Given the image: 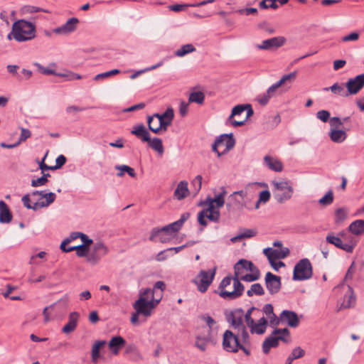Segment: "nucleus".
Returning <instances> with one entry per match:
<instances>
[{
    "instance_id": "obj_23",
    "label": "nucleus",
    "mask_w": 364,
    "mask_h": 364,
    "mask_svg": "<svg viewBox=\"0 0 364 364\" xmlns=\"http://www.w3.org/2000/svg\"><path fill=\"white\" fill-rule=\"evenodd\" d=\"M126 343L125 340L120 336H114L109 341L108 346L109 350L114 355H118L121 348Z\"/></svg>"
},
{
    "instance_id": "obj_10",
    "label": "nucleus",
    "mask_w": 364,
    "mask_h": 364,
    "mask_svg": "<svg viewBox=\"0 0 364 364\" xmlns=\"http://www.w3.org/2000/svg\"><path fill=\"white\" fill-rule=\"evenodd\" d=\"M215 270V268L208 270H201L193 279V282L196 285L197 289L200 292L205 293L208 290L214 279Z\"/></svg>"
},
{
    "instance_id": "obj_44",
    "label": "nucleus",
    "mask_w": 364,
    "mask_h": 364,
    "mask_svg": "<svg viewBox=\"0 0 364 364\" xmlns=\"http://www.w3.org/2000/svg\"><path fill=\"white\" fill-rule=\"evenodd\" d=\"M195 48L192 44L183 45L180 49L177 50L175 53L176 55L182 57L188 53H192L195 50Z\"/></svg>"
},
{
    "instance_id": "obj_36",
    "label": "nucleus",
    "mask_w": 364,
    "mask_h": 364,
    "mask_svg": "<svg viewBox=\"0 0 364 364\" xmlns=\"http://www.w3.org/2000/svg\"><path fill=\"white\" fill-rule=\"evenodd\" d=\"M274 331H280L279 333H277L274 336V338L277 339V342H278V345L279 344V341H282L285 343H287L290 341V332L288 328H277Z\"/></svg>"
},
{
    "instance_id": "obj_31",
    "label": "nucleus",
    "mask_w": 364,
    "mask_h": 364,
    "mask_svg": "<svg viewBox=\"0 0 364 364\" xmlns=\"http://www.w3.org/2000/svg\"><path fill=\"white\" fill-rule=\"evenodd\" d=\"M349 231L355 235H360L364 233V220H357L352 223L348 227Z\"/></svg>"
},
{
    "instance_id": "obj_24",
    "label": "nucleus",
    "mask_w": 364,
    "mask_h": 364,
    "mask_svg": "<svg viewBox=\"0 0 364 364\" xmlns=\"http://www.w3.org/2000/svg\"><path fill=\"white\" fill-rule=\"evenodd\" d=\"M80 315L77 312L74 311L70 314L68 322L63 326L62 331L65 333H70L75 331L79 320Z\"/></svg>"
},
{
    "instance_id": "obj_34",
    "label": "nucleus",
    "mask_w": 364,
    "mask_h": 364,
    "mask_svg": "<svg viewBox=\"0 0 364 364\" xmlns=\"http://www.w3.org/2000/svg\"><path fill=\"white\" fill-rule=\"evenodd\" d=\"M213 338V336L210 335V333H208L205 336L196 337V346L199 348L202 351H205L206 349V346L208 342H210Z\"/></svg>"
},
{
    "instance_id": "obj_51",
    "label": "nucleus",
    "mask_w": 364,
    "mask_h": 364,
    "mask_svg": "<svg viewBox=\"0 0 364 364\" xmlns=\"http://www.w3.org/2000/svg\"><path fill=\"white\" fill-rule=\"evenodd\" d=\"M48 176H50V174H48V173L43 174V176H42L41 177H40L37 179L32 180L31 186L33 187H37V186H41L45 185L48 181V179H47Z\"/></svg>"
},
{
    "instance_id": "obj_40",
    "label": "nucleus",
    "mask_w": 364,
    "mask_h": 364,
    "mask_svg": "<svg viewBox=\"0 0 364 364\" xmlns=\"http://www.w3.org/2000/svg\"><path fill=\"white\" fill-rule=\"evenodd\" d=\"M173 117L174 113L172 108H168L164 114H159V117L162 118L164 124L167 127L171 124Z\"/></svg>"
},
{
    "instance_id": "obj_11",
    "label": "nucleus",
    "mask_w": 364,
    "mask_h": 364,
    "mask_svg": "<svg viewBox=\"0 0 364 364\" xmlns=\"http://www.w3.org/2000/svg\"><path fill=\"white\" fill-rule=\"evenodd\" d=\"M235 141L232 134H222L216 139L213 144V151L216 152L220 156L232 149L235 146Z\"/></svg>"
},
{
    "instance_id": "obj_9",
    "label": "nucleus",
    "mask_w": 364,
    "mask_h": 364,
    "mask_svg": "<svg viewBox=\"0 0 364 364\" xmlns=\"http://www.w3.org/2000/svg\"><path fill=\"white\" fill-rule=\"evenodd\" d=\"M313 267L310 260L307 258L300 259L295 265L293 272V279L304 281L311 278Z\"/></svg>"
},
{
    "instance_id": "obj_45",
    "label": "nucleus",
    "mask_w": 364,
    "mask_h": 364,
    "mask_svg": "<svg viewBox=\"0 0 364 364\" xmlns=\"http://www.w3.org/2000/svg\"><path fill=\"white\" fill-rule=\"evenodd\" d=\"M166 289V284L163 281H158L154 284L153 289H149L150 290L154 291V298H157V295L161 294L163 296V292Z\"/></svg>"
},
{
    "instance_id": "obj_17",
    "label": "nucleus",
    "mask_w": 364,
    "mask_h": 364,
    "mask_svg": "<svg viewBox=\"0 0 364 364\" xmlns=\"http://www.w3.org/2000/svg\"><path fill=\"white\" fill-rule=\"evenodd\" d=\"M268 260H278L284 259L289 255V250L287 247L281 249H273L272 247L265 248L263 250Z\"/></svg>"
},
{
    "instance_id": "obj_58",
    "label": "nucleus",
    "mask_w": 364,
    "mask_h": 364,
    "mask_svg": "<svg viewBox=\"0 0 364 364\" xmlns=\"http://www.w3.org/2000/svg\"><path fill=\"white\" fill-rule=\"evenodd\" d=\"M304 355H305V351L300 347H296L294 349H293L290 355L294 359H297V358H302Z\"/></svg>"
},
{
    "instance_id": "obj_50",
    "label": "nucleus",
    "mask_w": 364,
    "mask_h": 364,
    "mask_svg": "<svg viewBox=\"0 0 364 364\" xmlns=\"http://www.w3.org/2000/svg\"><path fill=\"white\" fill-rule=\"evenodd\" d=\"M39 196H41V192L40 191H33L31 195H30V198L31 199V201L33 204V205H32L33 207V210H38V209H40L41 208V205H38L40 203H38V201H39L38 200V198H39Z\"/></svg>"
},
{
    "instance_id": "obj_12",
    "label": "nucleus",
    "mask_w": 364,
    "mask_h": 364,
    "mask_svg": "<svg viewBox=\"0 0 364 364\" xmlns=\"http://www.w3.org/2000/svg\"><path fill=\"white\" fill-rule=\"evenodd\" d=\"M272 185L276 191V196L279 202L289 200L293 195V188L287 181H273Z\"/></svg>"
},
{
    "instance_id": "obj_27",
    "label": "nucleus",
    "mask_w": 364,
    "mask_h": 364,
    "mask_svg": "<svg viewBox=\"0 0 364 364\" xmlns=\"http://www.w3.org/2000/svg\"><path fill=\"white\" fill-rule=\"evenodd\" d=\"M78 23V19L76 18H70L64 25L58 27L54 30L55 33H68L73 31L76 25Z\"/></svg>"
},
{
    "instance_id": "obj_33",
    "label": "nucleus",
    "mask_w": 364,
    "mask_h": 364,
    "mask_svg": "<svg viewBox=\"0 0 364 364\" xmlns=\"http://www.w3.org/2000/svg\"><path fill=\"white\" fill-rule=\"evenodd\" d=\"M202 319L205 322L206 325L208 326V333L210 335L217 334L218 326L216 324V321L210 316L204 315L202 316Z\"/></svg>"
},
{
    "instance_id": "obj_42",
    "label": "nucleus",
    "mask_w": 364,
    "mask_h": 364,
    "mask_svg": "<svg viewBox=\"0 0 364 364\" xmlns=\"http://www.w3.org/2000/svg\"><path fill=\"white\" fill-rule=\"evenodd\" d=\"M347 210L344 208H340L335 211V222L336 223H341L347 218Z\"/></svg>"
},
{
    "instance_id": "obj_61",
    "label": "nucleus",
    "mask_w": 364,
    "mask_h": 364,
    "mask_svg": "<svg viewBox=\"0 0 364 364\" xmlns=\"http://www.w3.org/2000/svg\"><path fill=\"white\" fill-rule=\"evenodd\" d=\"M66 162V158L63 155H60L55 160V165L53 166V170L60 168Z\"/></svg>"
},
{
    "instance_id": "obj_39",
    "label": "nucleus",
    "mask_w": 364,
    "mask_h": 364,
    "mask_svg": "<svg viewBox=\"0 0 364 364\" xmlns=\"http://www.w3.org/2000/svg\"><path fill=\"white\" fill-rule=\"evenodd\" d=\"M147 143L152 149L156 151L159 154H162L164 153V146L161 139L159 138L151 139L149 138V141H147Z\"/></svg>"
},
{
    "instance_id": "obj_14",
    "label": "nucleus",
    "mask_w": 364,
    "mask_h": 364,
    "mask_svg": "<svg viewBox=\"0 0 364 364\" xmlns=\"http://www.w3.org/2000/svg\"><path fill=\"white\" fill-rule=\"evenodd\" d=\"M265 285L270 294L279 291L282 286L281 277L268 272L264 278Z\"/></svg>"
},
{
    "instance_id": "obj_7",
    "label": "nucleus",
    "mask_w": 364,
    "mask_h": 364,
    "mask_svg": "<svg viewBox=\"0 0 364 364\" xmlns=\"http://www.w3.org/2000/svg\"><path fill=\"white\" fill-rule=\"evenodd\" d=\"M326 240L328 243L332 244L347 252H352L356 245L353 237L346 231L340 232L337 236L333 233L328 234Z\"/></svg>"
},
{
    "instance_id": "obj_60",
    "label": "nucleus",
    "mask_w": 364,
    "mask_h": 364,
    "mask_svg": "<svg viewBox=\"0 0 364 364\" xmlns=\"http://www.w3.org/2000/svg\"><path fill=\"white\" fill-rule=\"evenodd\" d=\"M316 116L320 120L326 122L330 117V113L326 110H321L317 112Z\"/></svg>"
},
{
    "instance_id": "obj_48",
    "label": "nucleus",
    "mask_w": 364,
    "mask_h": 364,
    "mask_svg": "<svg viewBox=\"0 0 364 364\" xmlns=\"http://www.w3.org/2000/svg\"><path fill=\"white\" fill-rule=\"evenodd\" d=\"M163 232H165L167 236L170 237V233L171 232V229L163 230V228L161 229H154L151 232L149 240L154 241L156 240V237L159 235H161Z\"/></svg>"
},
{
    "instance_id": "obj_55",
    "label": "nucleus",
    "mask_w": 364,
    "mask_h": 364,
    "mask_svg": "<svg viewBox=\"0 0 364 364\" xmlns=\"http://www.w3.org/2000/svg\"><path fill=\"white\" fill-rule=\"evenodd\" d=\"M21 135H20L18 142H16V144H20L21 142L25 141L27 139H28L31 136V133L30 130L28 129L21 128Z\"/></svg>"
},
{
    "instance_id": "obj_16",
    "label": "nucleus",
    "mask_w": 364,
    "mask_h": 364,
    "mask_svg": "<svg viewBox=\"0 0 364 364\" xmlns=\"http://www.w3.org/2000/svg\"><path fill=\"white\" fill-rule=\"evenodd\" d=\"M364 86V73L350 78L346 83V87L349 95H355Z\"/></svg>"
},
{
    "instance_id": "obj_22",
    "label": "nucleus",
    "mask_w": 364,
    "mask_h": 364,
    "mask_svg": "<svg viewBox=\"0 0 364 364\" xmlns=\"http://www.w3.org/2000/svg\"><path fill=\"white\" fill-rule=\"evenodd\" d=\"M285 42L283 37H274L265 41H263L262 44L258 46L259 49L267 50L272 48H278L282 46Z\"/></svg>"
},
{
    "instance_id": "obj_56",
    "label": "nucleus",
    "mask_w": 364,
    "mask_h": 364,
    "mask_svg": "<svg viewBox=\"0 0 364 364\" xmlns=\"http://www.w3.org/2000/svg\"><path fill=\"white\" fill-rule=\"evenodd\" d=\"M56 196L54 193H44L45 203H42L41 206H48L51 204L55 199Z\"/></svg>"
},
{
    "instance_id": "obj_53",
    "label": "nucleus",
    "mask_w": 364,
    "mask_h": 364,
    "mask_svg": "<svg viewBox=\"0 0 364 364\" xmlns=\"http://www.w3.org/2000/svg\"><path fill=\"white\" fill-rule=\"evenodd\" d=\"M296 71H294L291 73L285 75L277 82L278 85H279L281 86L287 82L294 80L296 78Z\"/></svg>"
},
{
    "instance_id": "obj_64",
    "label": "nucleus",
    "mask_w": 364,
    "mask_h": 364,
    "mask_svg": "<svg viewBox=\"0 0 364 364\" xmlns=\"http://www.w3.org/2000/svg\"><path fill=\"white\" fill-rule=\"evenodd\" d=\"M22 202L25 207H26L28 209H33L32 205H33V204L31 201L29 194H26L24 196H23Z\"/></svg>"
},
{
    "instance_id": "obj_32",
    "label": "nucleus",
    "mask_w": 364,
    "mask_h": 364,
    "mask_svg": "<svg viewBox=\"0 0 364 364\" xmlns=\"http://www.w3.org/2000/svg\"><path fill=\"white\" fill-rule=\"evenodd\" d=\"M289 0H262L259 3V7L262 9H267L269 8L276 9L278 8L277 2L279 3L280 5L286 4Z\"/></svg>"
},
{
    "instance_id": "obj_3",
    "label": "nucleus",
    "mask_w": 364,
    "mask_h": 364,
    "mask_svg": "<svg viewBox=\"0 0 364 364\" xmlns=\"http://www.w3.org/2000/svg\"><path fill=\"white\" fill-rule=\"evenodd\" d=\"M161 299V294L157 295V298H154V291L150 290L149 288L141 289L139 299L133 304L135 313L132 314L131 316L132 323H138L140 314L145 317L150 316Z\"/></svg>"
},
{
    "instance_id": "obj_62",
    "label": "nucleus",
    "mask_w": 364,
    "mask_h": 364,
    "mask_svg": "<svg viewBox=\"0 0 364 364\" xmlns=\"http://www.w3.org/2000/svg\"><path fill=\"white\" fill-rule=\"evenodd\" d=\"M359 38V34L358 33L353 32L351 33L347 36H345L342 38V41L347 42V41H355L358 40Z\"/></svg>"
},
{
    "instance_id": "obj_28",
    "label": "nucleus",
    "mask_w": 364,
    "mask_h": 364,
    "mask_svg": "<svg viewBox=\"0 0 364 364\" xmlns=\"http://www.w3.org/2000/svg\"><path fill=\"white\" fill-rule=\"evenodd\" d=\"M131 133L141 139L144 142L149 141L150 134L144 124L136 125Z\"/></svg>"
},
{
    "instance_id": "obj_47",
    "label": "nucleus",
    "mask_w": 364,
    "mask_h": 364,
    "mask_svg": "<svg viewBox=\"0 0 364 364\" xmlns=\"http://www.w3.org/2000/svg\"><path fill=\"white\" fill-rule=\"evenodd\" d=\"M117 169L121 170L122 171L117 173L118 176H122L124 175L123 171H126L131 177H135L136 173L134 168L127 165L118 166L116 167Z\"/></svg>"
},
{
    "instance_id": "obj_38",
    "label": "nucleus",
    "mask_w": 364,
    "mask_h": 364,
    "mask_svg": "<svg viewBox=\"0 0 364 364\" xmlns=\"http://www.w3.org/2000/svg\"><path fill=\"white\" fill-rule=\"evenodd\" d=\"M264 294V290L259 283H255L251 285L250 289L247 290V295L250 297L254 295L262 296Z\"/></svg>"
},
{
    "instance_id": "obj_21",
    "label": "nucleus",
    "mask_w": 364,
    "mask_h": 364,
    "mask_svg": "<svg viewBox=\"0 0 364 364\" xmlns=\"http://www.w3.org/2000/svg\"><path fill=\"white\" fill-rule=\"evenodd\" d=\"M190 217L189 213H185L182 214L181 218L177 221L172 223L165 227L163 228V230L171 229V232L170 233V237H175L176 233L179 231V230L183 226L184 222L188 219Z\"/></svg>"
},
{
    "instance_id": "obj_46",
    "label": "nucleus",
    "mask_w": 364,
    "mask_h": 364,
    "mask_svg": "<svg viewBox=\"0 0 364 364\" xmlns=\"http://www.w3.org/2000/svg\"><path fill=\"white\" fill-rule=\"evenodd\" d=\"M333 201V194L331 190L328 191L327 193L319 200V203L321 205L326 206L331 204Z\"/></svg>"
},
{
    "instance_id": "obj_59",
    "label": "nucleus",
    "mask_w": 364,
    "mask_h": 364,
    "mask_svg": "<svg viewBox=\"0 0 364 364\" xmlns=\"http://www.w3.org/2000/svg\"><path fill=\"white\" fill-rule=\"evenodd\" d=\"M271 97L267 93H264L259 95L257 97V101L261 105H265L269 102Z\"/></svg>"
},
{
    "instance_id": "obj_29",
    "label": "nucleus",
    "mask_w": 364,
    "mask_h": 364,
    "mask_svg": "<svg viewBox=\"0 0 364 364\" xmlns=\"http://www.w3.org/2000/svg\"><path fill=\"white\" fill-rule=\"evenodd\" d=\"M189 191L188 188V183L186 181H181L177 186L176 189L174 191V196L178 200H182L188 196Z\"/></svg>"
},
{
    "instance_id": "obj_26",
    "label": "nucleus",
    "mask_w": 364,
    "mask_h": 364,
    "mask_svg": "<svg viewBox=\"0 0 364 364\" xmlns=\"http://www.w3.org/2000/svg\"><path fill=\"white\" fill-rule=\"evenodd\" d=\"M264 161L268 168L274 171L281 172L283 170L282 161L277 158L267 155L264 157Z\"/></svg>"
},
{
    "instance_id": "obj_18",
    "label": "nucleus",
    "mask_w": 364,
    "mask_h": 364,
    "mask_svg": "<svg viewBox=\"0 0 364 364\" xmlns=\"http://www.w3.org/2000/svg\"><path fill=\"white\" fill-rule=\"evenodd\" d=\"M260 311H262L260 317L264 316L267 323L269 322L272 326H279V316L274 313V308L271 304H265Z\"/></svg>"
},
{
    "instance_id": "obj_5",
    "label": "nucleus",
    "mask_w": 364,
    "mask_h": 364,
    "mask_svg": "<svg viewBox=\"0 0 364 364\" xmlns=\"http://www.w3.org/2000/svg\"><path fill=\"white\" fill-rule=\"evenodd\" d=\"M223 347L228 352L236 353L240 349L245 355H250V339L248 343H245L239 334L235 335L230 330L225 331L223 334Z\"/></svg>"
},
{
    "instance_id": "obj_20",
    "label": "nucleus",
    "mask_w": 364,
    "mask_h": 364,
    "mask_svg": "<svg viewBox=\"0 0 364 364\" xmlns=\"http://www.w3.org/2000/svg\"><path fill=\"white\" fill-rule=\"evenodd\" d=\"M60 249L63 252H70L73 250H76V255L80 257H86L88 255L90 247H87L86 245H79L76 246H72L69 248H66V242H62L60 245Z\"/></svg>"
},
{
    "instance_id": "obj_2",
    "label": "nucleus",
    "mask_w": 364,
    "mask_h": 364,
    "mask_svg": "<svg viewBox=\"0 0 364 364\" xmlns=\"http://www.w3.org/2000/svg\"><path fill=\"white\" fill-rule=\"evenodd\" d=\"M262 311L256 307L250 308L246 312L242 309H237L230 312L228 321L244 341L248 343L250 335L247 327L252 334L262 335L267 328V321L264 316L260 317Z\"/></svg>"
},
{
    "instance_id": "obj_57",
    "label": "nucleus",
    "mask_w": 364,
    "mask_h": 364,
    "mask_svg": "<svg viewBox=\"0 0 364 364\" xmlns=\"http://www.w3.org/2000/svg\"><path fill=\"white\" fill-rule=\"evenodd\" d=\"M32 75V72L29 70L23 69L21 73H16V78L19 80H28Z\"/></svg>"
},
{
    "instance_id": "obj_43",
    "label": "nucleus",
    "mask_w": 364,
    "mask_h": 364,
    "mask_svg": "<svg viewBox=\"0 0 364 364\" xmlns=\"http://www.w3.org/2000/svg\"><path fill=\"white\" fill-rule=\"evenodd\" d=\"M325 90H331V91L334 94L339 95L343 97H347L349 95L348 92H346L344 87L337 83L333 84L329 88H326Z\"/></svg>"
},
{
    "instance_id": "obj_6",
    "label": "nucleus",
    "mask_w": 364,
    "mask_h": 364,
    "mask_svg": "<svg viewBox=\"0 0 364 364\" xmlns=\"http://www.w3.org/2000/svg\"><path fill=\"white\" fill-rule=\"evenodd\" d=\"M11 33L18 42L30 41L36 37V27L26 20H18L13 23Z\"/></svg>"
},
{
    "instance_id": "obj_63",
    "label": "nucleus",
    "mask_w": 364,
    "mask_h": 364,
    "mask_svg": "<svg viewBox=\"0 0 364 364\" xmlns=\"http://www.w3.org/2000/svg\"><path fill=\"white\" fill-rule=\"evenodd\" d=\"M348 301H346V300L343 301V302L341 304V308L347 309L350 308L353 304L355 303V299L353 296L349 295L347 296ZM346 299V298L344 299Z\"/></svg>"
},
{
    "instance_id": "obj_19",
    "label": "nucleus",
    "mask_w": 364,
    "mask_h": 364,
    "mask_svg": "<svg viewBox=\"0 0 364 364\" xmlns=\"http://www.w3.org/2000/svg\"><path fill=\"white\" fill-rule=\"evenodd\" d=\"M147 122L149 129L154 133L157 134L161 130H167V127L164 124L162 118L159 117V114H154L153 116L148 117Z\"/></svg>"
},
{
    "instance_id": "obj_37",
    "label": "nucleus",
    "mask_w": 364,
    "mask_h": 364,
    "mask_svg": "<svg viewBox=\"0 0 364 364\" xmlns=\"http://www.w3.org/2000/svg\"><path fill=\"white\" fill-rule=\"evenodd\" d=\"M331 139L336 143H341L346 138V133L343 130L333 129L330 132Z\"/></svg>"
},
{
    "instance_id": "obj_49",
    "label": "nucleus",
    "mask_w": 364,
    "mask_h": 364,
    "mask_svg": "<svg viewBox=\"0 0 364 364\" xmlns=\"http://www.w3.org/2000/svg\"><path fill=\"white\" fill-rule=\"evenodd\" d=\"M270 198V193L269 191L267 190H265V191H262L260 192L259 193V200H257V203H256V208H259V204L260 203H266L267 202Z\"/></svg>"
},
{
    "instance_id": "obj_30",
    "label": "nucleus",
    "mask_w": 364,
    "mask_h": 364,
    "mask_svg": "<svg viewBox=\"0 0 364 364\" xmlns=\"http://www.w3.org/2000/svg\"><path fill=\"white\" fill-rule=\"evenodd\" d=\"M12 220V215L6 203L0 200V222L10 223Z\"/></svg>"
},
{
    "instance_id": "obj_8",
    "label": "nucleus",
    "mask_w": 364,
    "mask_h": 364,
    "mask_svg": "<svg viewBox=\"0 0 364 364\" xmlns=\"http://www.w3.org/2000/svg\"><path fill=\"white\" fill-rule=\"evenodd\" d=\"M252 113L253 111L250 105H239L232 109L229 120L233 127L242 126Z\"/></svg>"
},
{
    "instance_id": "obj_1",
    "label": "nucleus",
    "mask_w": 364,
    "mask_h": 364,
    "mask_svg": "<svg viewBox=\"0 0 364 364\" xmlns=\"http://www.w3.org/2000/svg\"><path fill=\"white\" fill-rule=\"evenodd\" d=\"M234 277H225L219 285V295L223 299H235L244 291V286L240 280L254 282L259 278V269L250 261L240 259L234 266Z\"/></svg>"
},
{
    "instance_id": "obj_41",
    "label": "nucleus",
    "mask_w": 364,
    "mask_h": 364,
    "mask_svg": "<svg viewBox=\"0 0 364 364\" xmlns=\"http://www.w3.org/2000/svg\"><path fill=\"white\" fill-rule=\"evenodd\" d=\"M205 99V95L203 92H193L190 94L188 101L189 102H196L197 104L201 105L203 103Z\"/></svg>"
},
{
    "instance_id": "obj_54",
    "label": "nucleus",
    "mask_w": 364,
    "mask_h": 364,
    "mask_svg": "<svg viewBox=\"0 0 364 364\" xmlns=\"http://www.w3.org/2000/svg\"><path fill=\"white\" fill-rule=\"evenodd\" d=\"M202 179V176L200 175H198L191 182V185L193 186L194 191L196 193H198L201 188Z\"/></svg>"
},
{
    "instance_id": "obj_35",
    "label": "nucleus",
    "mask_w": 364,
    "mask_h": 364,
    "mask_svg": "<svg viewBox=\"0 0 364 364\" xmlns=\"http://www.w3.org/2000/svg\"><path fill=\"white\" fill-rule=\"evenodd\" d=\"M106 344L105 341H96L92 347V361L93 363H97L100 355V349L103 346Z\"/></svg>"
},
{
    "instance_id": "obj_15",
    "label": "nucleus",
    "mask_w": 364,
    "mask_h": 364,
    "mask_svg": "<svg viewBox=\"0 0 364 364\" xmlns=\"http://www.w3.org/2000/svg\"><path fill=\"white\" fill-rule=\"evenodd\" d=\"M279 325L281 323H287L289 326L296 328L299 324V319L297 314L292 311L284 310L279 315Z\"/></svg>"
},
{
    "instance_id": "obj_25",
    "label": "nucleus",
    "mask_w": 364,
    "mask_h": 364,
    "mask_svg": "<svg viewBox=\"0 0 364 364\" xmlns=\"http://www.w3.org/2000/svg\"><path fill=\"white\" fill-rule=\"evenodd\" d=\"M280 332V331H273L272 333L265 338L262 343V350L265 354H267L272 348L278 346V342H277V339L274 338V336Z\"/></svg>"
},
{
    "instance_id": "obj_13",
    "label": "nucleus",
    "mask_w": 364,
    "mask_h": 364,
    "mask_svg": "<svg viewBox=\"0 0 364 364\" xmlns=\"http://www.w3.org/2000/svg\"><path fill=\"white\" fill-rule=\"evenodd\" d=\"M107 253V247L102 242H97L92 249H90L88 255H87V262L90 264H95Z\"/></svg>"
},
{
    "instance_id": "obj_52",
    "label": "nucleus",
    "mask_w": 364,
    "mask_h": 364,
    "mask_svg": "<svg viewBox=\"0 0 364 364\" xmlns=\"http://www.w3.org/2000/svg\"><path fill=\"white\" fill-rule=\"evenodd\" d=\"M119 73H120L119 70L114 69V70H109V71H107V72H105V73H100V74L97 75L95 77V80H98L100 79L108 77H110L112 75L119 74Z\"/></svg>"
},
{
    "instance_id": "obj_4",
    "label": "nucleus",
    "mask_w": 364,
    "mask_h": 364,
    "mask_svg": "<svg viewBox=\"0 0 364 364\" xmlns=\"http://www.w3.org/2000/svg\"><path fill=\"white\" fill-rule=\"evenodd\" d=\"M225 193L226 191L223 190V191L216 196L214 199L208 198L205 201L201 203L202 205H208V208L201 210L198 215V221L201 225H207L205 218L214 222L218 221L220 212L218 210L215 209L214 203L216 204L218 208L223 207L225 203L224 196Z\"/></svg>"
}]
</instances>
